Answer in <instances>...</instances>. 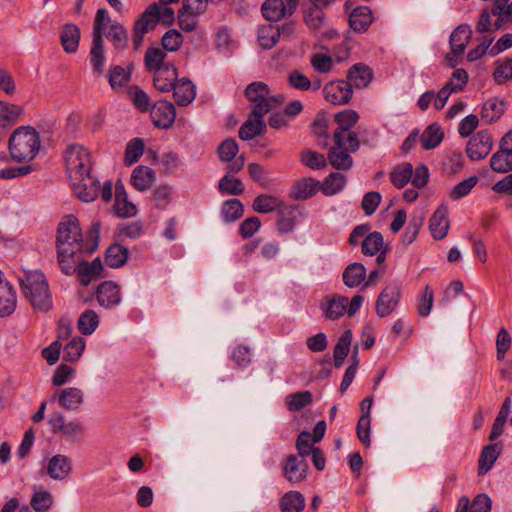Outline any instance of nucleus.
Returning <instances> with one entry per match:
<instances>
[{
	"mask_svg": "<svg viewBox=\"0 0 512 512\" xmlns=\"http://www.w3.org/2000/svg\"><path fill=\"white\" fill-rule=\"evenodd\" d=\"M100 229V222H93L88 238L84 239L76 216L66 215L58 225L56 248L60 269L66 275L77 272L83 286H88L103 270L100 258H95L91 263L84 260V253L89 255L97 249Z\"/></svg>",
	"mask_w": 512,
	"mask_h": 512,
	"instance_id": "1",
	"label": "nucleus"
},
{
	"mask_svg": "<svg viewBox=\"0 0 512 512\" xmlns=\"http://www.w3.org/2000/svg\"><path fill=\"white\" fill-rule=\"evenodd\" d=\"M175 21L174 10L165 6L163 10L157 2L151 3L135 20L132 33V42L135 50H138L144 41V36L153 31L158 23L170 26Z\"/></svg>",
	"mask_w": 512,
	"mask_h": 512,
	"instance_id": "2",
	"label": "nucleus"
},
{
	"mask_svg": "<svg viewBox=\"0 0 512 512\" xmlns=\"http://www.w3.org/2000/svg\"><path fill=\"white\" fill-rule=\"evenodd\" d=\"M40 136L31 126H20L11 134L8 149L11 158L17 162L33 160L40 149Z\"/></svg>",
	"mask_w": 512,
	"mask_h": 512,
	"instance_id": "3",
	"label": "nucleus"
},
{
	"mask_svg": "<svg viewBox=\"0 0 512 512\" xmlns=\"http://www.w3.org/2000/svg\"><path fill=\"white\" fill-rule=\"evenodd\" d=\"M21 289L34 309L47 311L52 307L48 283L43 274L27 276L26 280L21 281Z\"/></svg>",
	"mask_w": 512,
	"mask_h": 512,
	"instance_id": "4",
	"label": "nucleus"
},
{
	"mask_svg": "<svg viewBox=\"0 0 512 512\" xmlns=\"http://www.w3.org/2000/svg\"><path fill=\"white\" fill-rule=\"evenodd\" d=\"M334 145H329L328 161L337 170H349L353 166V158L350 153L356 152L360 147V141L356 133L348 134L347 140L339 139V135H333Z\"/></svg>",
	"mask_w": 512,
	"mask_h": 512,
	"instance_id": "5",
	"label": "nucleus"
},
{
	"mask_svg": "<svg viewBox=\"0 0 512 512\" xmlns=\"http://www.w3.org/2000/svg\"><path fill=\"white\" fill-rule=\"evenodd\" d=\"M65 163L71 182L91 175V154L81 145H70L67 148Z\"/></svg>",
	"mask_w": 512,
	"mask_h": 512,
	"instance_id": "6",
	"label": "nucleus"
},
{
	"mask_svg": "<svg viewBox=\"0 0 512 512\" xmlns=\"http://www.w3.org/2000/svg\"><path fill=\"white\" fill-rule=\"evenodd\" d=\"M402 286L398 281L388 283L375 301V312L378 317L390 316L397 308L401 299Z\"/></svg>",
	"mask_w": 512,
	"mask_h": 512,
	"instance_id": "7",
	"label": "nucleus"
},
{
	"mask_svg": "<svg viewBox=\"0 0 512 512\" xmlns=\"http://www.w3.org/2000/svg\"><path fill=\"white\" fill-rule=\"evenodd\" d=\"M468 82V73L465 69H455L452 73L451 79L435 94L434 108L441 110L447 103L449 96L452 92L463 91Z\"/></svg>",
	"mask_w": 512,
	"mask_h": 512,
	"instance_id": "8",
	"label": "nucleus"
},
{
	"mask_svg": "<svg viewBox=\"0 0 512 512\" xmlns=\"http://www.w3.org/2000/svg\"><path fill=\"white\" fill-rule=\"evenodd\" d=\"M493 147V138L488 130H480L469 139L466 145V154L471 161L486 158Z\"/></svg>",
	"mask_w": 512,
	"mask_h": 512,
	"instance_id": "9",
	"label": "nucleus"
},
{
	"mask_svg": "<svg viewBox=\"0 0 512 512\" xmlns=\"http://www.w3.org/2000/svg\"><path fill=\"white\" fill-rule=\"evenodd\" d=\"M298 5L299 0H265L261 10L267 20L276 22L291 16Z\"/></svg>",
	"mask_w": 512,
	"mask_h": 512,
	"instance_id": "10",
	"label": "nucleus"
},
{
	"mask_svg": "<svg viewBox=\"0 0 512 512\" xmlns=\"http://www.w3.org/2000/svg\"><path fill=\"white\" fill-rule=\"evenodd\" d=\"M267 114V109L262 110L257 107L256 110H251L248 119L241 125L239 129V137L242 140H252L256 136H261L266 132L267 124L264 121V116Z\"/></svg>",
	"mask_w": 512,
	"mask_h": 512,
	"instance_id": "11",
	"label": "nucleus"
},
{
	"mask_svg": "<svg viewBox=\"0 0 512 512\" xmlns=\"http://www.w3.org/2000/svg\"><path fill=\"white\" fill-rule=\"evenodd\" d=\"M323 95L325 100L333 105L347 104L353 95L351 82L345 80L331 81L324 86Z\"/></svg>",
	"mask_w": 512,
	"mask_h": 512,
	"instance_id": "12",
	"label": "nucleus"
},
{
	"mask_svg": "<svg viewBox=\"0 0 512 512\" xmlns=\"http://www.w3.org/2000/svg\"><path fill=\"white\" fill-rule=\"evenodd\" d=\"M150 117L156 127L168 129L175 121L176 109L171 102L160 100L151 107Z\"/></svg>",
	"mask_w": 512,
	"mask_h": 512,
	"instance_id": "13",
	"label": "nucleus"
},
{
	"mask_svg": "<svg viewBox=\"0 0 512 512\" xmlns=\"http://www.w3.org/2000/svg\"><path fill=\"white\" fill-rule=\"evenodd\" d=\"M308 467L304 458L289 454L283 464L282 473L288 482L295 484L306 479Z\"/></svg>",
	"mask_w": 512,
	"mask_h": 512,
	"instance_id": "14",
	"label": "nucleus"
},
{
	"mask_svg": "<svg viewBox=\"0 0 512 512\" xmlns=\"http://www.w3.org/2000/svg\"><path fill=\"white\" fill-rule=\"evenodd\" d=\"M95 296L98 304L106 309L116 307L122 300L120 286L111 280L102 282L97 287Z\"/></svg>",
	"mask_w": 512,
	"mask_h": 512,
	"instance_id": "15",
	"label": "nucleus"
},
{
	"mask_svg": "<svg viewBox=\"0 0 512 512\" xmlns=\"http://www.w3.org/2000/svg\"><path fill=\"white\" fill-rule=\"evenodd\" d=\"M270 93L269 86L264 82H253L245 89V96L251 102V110H256L258 105L262 110L271 111V99H268Z\"/></svg>",
	"mask_w": 512,
	"mask_h": 512,
	"instance_id": "16",
	"label": "nucleus"
},
{
	"mask_svg": "<svg viewBox=\"0 0 512 512\" xmlns=\"http://www.w3.org/2000/svg\"><path fill=\"white\" fill-rule=\"evenodd\" d=\"M178 74L173 63L167 62L164 68L154 71V87L160 92H169L177 85Z\"/></svg>",
	"mask_w": 512,
	"mask_h": 512,
	"instance_id": "17",
	"label": "nucleus"
},
{
	"mask_svg": "<svg viewBox=\"0 0 512 512\" xmlns=\"http://www.w3.org/2000/svg\"><path fill=\"white\" fill-rule=\"evenodd\" d=\"M348 298L341 295H327L320 303L324 317L329 320H337L347 310Z\"/></svg>",
	"mask_w": 512,
	"mask_h": 512,
	"instance_id": "18",
	"label": "nucleus"
},
{
	"mask_svg": "<svg viewBox=\"0 0 512 512\" xmlns=\"http://www.w3.org/2000/svg\"><path fill=\"white\" fill-rule=\"evenodd\" d=\"M450 227L448 219V208L446 205L441 204L433 213L429 220V229L434 239H444Z\"/></svg>",
	"mask_w": 512,
	"mask_h": 512,
	"instance_id": "19",
	"label": "nucleus"
},
{
	"mask_svg": "<svg viewBox=\"0 0 512 512\" xmlns=\"http://www.w3.org/2000/svg\"><path fill=\"white\" fill-rule=\"evenodd\" d=\"M114 210L116 215L121 218L132 217L137 213V208L135 204L128 200V194L125 186L120 179L115 183Z\"/></svg>",
	"mask_w": 512,
	"mask_h": 512,
	"instance_id": "20",
	"label": "nucleus"
},
{
	"mask_svg": "<svg viewBox=\"0 0 512 512\" xmlns=\"http://www.w3.org/2000/svg\"><path fill=\"white\" fill-rule=\"evenodd\" d=\"M72 186L76 196L84 202L95 200L100 191V182L92 175L73 181Z\"/></svg>",
	"mask_w": 512,
	"mask_h": 512,
	"instance_id": "21",
	"label": "nucleus"
},
{
	"mask_svg": "<svg viewBox=\"0 0 512 512\" xmlns=\"http://www.w3.org/2000/svg\"><path fill=\"white\" fill-rule=\"evenodd\" d=\"M57 399L58 404L66 410H78L84 402V393L76 387H69L56 392L51 400Z\"/></svg>",
	"mask_w": 512,
	"mask_h": 512,
	"instance_id": "22",
	"label": "nucleus"
},
{
	"mask_svg": "<svg viewBox=\"0 0 512 512\" xmlns=\"http://www.w3.org/2000/svg\"><path fill=\"white\" fill-rule=\"evenodd\" d=\"M298 206L285 205L284 203L277 211L276 226L280 234H288L294 231L297 225Z\"/></svg>",
	"mask_w": 512,
	"mask_h": 512,
	"instance_id": "23",
	"label": "nucleus"
},
{
	"mask_svg": "<svg viewBox=\"0 0 512 512\" xmlns=\"http://www.w3.org/2000/svg\"><path fill=\"white\" fill-rule=\"evenodd\" d=\"M359 120V114L352 109H345L334 115V121L337 123L338 128L334 131L333 135H339V139L347 140L348 134L355 133L351 128Z\"/></svg>",
	"mask_w": 512,
	"mask_h": 512,
	"instance_id": "24",
	"label": "nucleus"
},
{
	"mask_svg": "<svg viewBox=\"0 0 512 512\" xmlns=\"http://www.w3.org/2000/svg\"><path fill=\"white\" fill-rule=\"evenodd\" d=\"M72 471L71 460L68 456L57 454L48 462L47 474L54 480H64Z\"/></svg>",
	"mask_w": 512,
	"mask_h": 512,
	"instance_id": "25",
	"label": "nucleus"
},
{
	"mask_svg": "<svg viewBox=\"0 0 512 512\" xmlns=\"http://www.w3.org/2000/svg\"><path fill=\"white\" fill-rule=\"evenodd\" d=\"M373 12L368 6L354 8L349 14V25L357 33L367 31L373 22Z\"/></svg>",
	"mask_w": 512,
	"mask_h": 512,
	"instance_id": "26",
	"label": "nucleus"
},
{
	"mask_svg": "<svg viewBox=\"0 0 512 512\" xmlns=\"http://www.w3.org/2000/svg\"><path fill=\"white\" fill-rule=\"evenodd\" d=\"M373 78L371 68L363 63H357L351 66L347 71L346 82H351L352 88L357 89L365 88L369 85Z\"/></svg>",
	"mask_w": 512,
	"mask_h": 512,
	"instance_id": "27",
	"label": "nucleus"
},
{
	"mask_svg": "<svg viewBox=\"0 0 512 512\" xmlns=\"http://www.w3.org/2000/svg\"><path fill=\"white\" fill-rule=\"evenodd\" d=\"M156 180L155 171L147 166H137L131 174V185L138 191L150 189Z\"/></svg>",
	"mask_w": 512,
	"mask_h": 512,
	"instance_id": "28",
	"label": "nucleus"
},
{
	"mask_svg": "<svg viewBox=\"0 0 512 512\" xmlns=\"http://www.w3.org/2000/svg\"><path fill=\"white\" fill-rule=\"evenodd\" d=\"M80 36V29L76 24H64L60 31V42L63 50L68 54L75 53L79 47Z\"/></svg>",
	"mask_w": 512,
	"mask_h": 512,
	"instance_id": "29",
	"label": "nucleus"
},
{
	"mask_svg": "<svg viewBox=\"0 0 512 512\" xmlns=\"http://www.w3.org/2000/svg\"><path fill=\"white\" fill-rule=\"evenodd\" d=\"M173 97L179 106H187L196 97V87L188 78H181L173 89Z\"/></svg>",
	"mask_w": 512,
	"mask_h": 512,
	"instance_id": "30",
	"label": "nucleus"
},
{
	"mask_svg": "<svg viewBox=\"0 0 512 512\" xmlns=\"http://www.w3.org/2000/svg\"><path fill=\"white\" fill-rule=\"evenodd\" d=\"M319 190V181L313 178H302L295 182L290 197L295 200H306L314 196Z\"/></svg>",
	"mask_w": 512,
	"mask_h": 512,
	"instance_id": "31",
	"label": "nucleus"
},
{
	"mask_svg": "<svg viewBox=\"0 0 512 512\" xmlns=\"http://www.w3.org/2000/svg\"><path fill=\"white\" fill-rule=\"evenodd\" d=\"M472 37V30L468 24H461L450 35V47L454 54H463Z\"/></svg>",
	"mask_w": 512,
	"mask_h": 512,
	"instance_id": "32",
	"label": "nucleus"
},
{
	"mask_svg": "<svg viewBox=\"0 0 512 512\" xmlns=\"http://www.w3.org/2000/svg\"><path fill=\"white\" fill-rule=\"evenodd\" d=\"M16 308V294L8 281H0V317L9 316Z\"/></svg>",
	"mask_w": 512,
	"mask_h": 512,
	"instance_id": "33",
	"label": "nucleus"
},
{
	"mask_svg": "<svg viewBox=\"0 0 512 512\" xmlns=\"http://www.w3.org/2000/svg\"><path fill=\"white\" fill-rule=\"evenodd\" d=\"M500 452L501 446L498 443L486 445L482 449L478 460V475L482 476L488 473L496 462Z\"/></svg>",
	"mask_w": 512,
	"mask_h": 512,
	"instance_id": "34",
	"label": "nucleus"
},
{
	"mask_svg": "<svg viewBox=\"0 0 512 512\" xmlns=\"http://www.w3.org/2000/svg\"><path fill=\"white\" fill-rule=\"evenodd\" d=\"M105 51H104V39L103 38H92V46L90 50V63L93 72L101 76L104 73L105 67Z\"/></svg>",
	"mask_w": 512,
	"mask_h": 512,
	"instance_id": "35",
	"label": "nucleus"
},
{
	"mask_svg": "<svg viewBox=\"0 0 512 512\" xmlns=\"http://www.w3.org/2000/svg\"><path fill=\"white\" fill-rule=\"evenodd\" d=\"M305 497L299 491L286 492L279 501L281 512H303L305 508Z\"/></svg>",
	"mask_w": 512,
	"mask_h": 512,
	"instance_id": "36",
	"label": "nucleus"
},
{
	"mask_svg": "<svg viewBox=\"0 0 512 512\" xmlns=\"http://www.w3.org/2000/svg\"><path fill=\"white\" fill-rule=\"evenodd\" d=\"M366 278V268L362 263L349 264L343 271V283L349 288L358 287Z\"/></svg>",
	"mask_w": 512,
	"mask_h": 512,
	"instance_id": "37",
	"label": "nucleus"
},
{
	"mask_svg": "<svg viewBox=\"0 0 512 512\" xmlns=\"http://www.w3.org/2000/svg\"><path fill=\"white\" fill-rule=\"evenodd\" d=\"M490 168L496 173L512 171V149L499 147L490 158Z\"/></svg>",
	"mask_w": 512,
	"mask_h": 512,
	"instance_id": "38",
	"label": "nucleus"
},
{
	"mask_svg": "<svg viewBox=\"0 0 512 512\" xmlns=\"http://www.w3.org/2000/svg\"><path fill=\"white\" fill-rule=\"evenodd\" d=\"M311 131L317 137V145L323 149L329 147L328 119L324 113H318L311 124Z\"/></svg>",
	"mask_w": 512,
	"mask_h": 512,
	"instance_id": "39",
	"label": "nucleus"
},
{
	"mask_svg": "<svg viewBox=\"0 0 512 512\" xmlns=\"http://www.w3.org/2000/svg\"><path fill=\"white\" fill-rule=\"evenodd\" d=\"M504 113V101L499 100L498 98H491L488 99L482 107L481 110V118L482 120L487 123L491 124L498 119L501 118V116Z\"/></svg>",
	"mask_w": 512,
	"mask_h": 512,
	"instance_id": "40",
	"label": "nucleus"
},
{
	"mask_svg": "<svg viewBox=\"0 0 512 512\" xmlns=\"http://www.w3.org/2000/svg\"><path fill=\"white\" fill-rule=\"evenodd\" d=\"M106 37L112 42L114 48L117 50L122 51L128 47V31L119 22H113L109 25Z\"/></svg>",
	"mask_w": 512,
	"mask_h": 512,
	"instance_id": "41",
	"label": "nucleus"
},
{
	"mask_svg": "<svg viewBox=\"0 0 512 512\" xmlns=\"http://www.w3.org/2000/svg\"><path fill=\"white\" fill-rule=\"evenodd\" d=\"M280 38V27L277 24H267L258 30V42L264 49H271Z\"/></svg>",
	"mask_w": 512,
	"mask_h": 512,
	"instance_id": "42",
	"label": "nucleus"
},
{
	"mask_svg": "<svg viewBox=\"0 0 512 512\" xmlns=\"http://www.w3.org/2000/svg\"><path fill=\"white\" fill-rule=\"evenodd\" d=\"M22 113L21 106L0 101V127L7 128L14 125Z\"/></svg>",
	"mask_w": 512,
	"mask_h": 512,
	"instance_id": "43",
	"label": "nucleus"
},
{
	"mask_svg": "<svg viewBox=\"0 0 512 512\" xmlns=\"http://www.w3.org/2000/svg\"><path fill=\"white\" fill-rule=\"evenodd\" d=\"M352 341V332L351 330H345L339 339L337 340V343L334 347V366L336 368L342 367L345 358L347 357L350 345Z\"/></svg>",
	"mask_w": 512,
	"mask_h": 512,
	"instance_id": "44",
	"label": "nucleus"
},
{
	"mask_svg": "<svg viewBox=\"0 0 512 512\" xmlns=\"http://www.w3.org/2000/svg\"><path fill=\"white\" fill-rule=\"evenodd\" d=\"M444 132L441 127L436 124H430L422 133L420 141L423 149L431 150L436 148L443 140Z\"/></svg>",
	"mask_w": 512,
	"mask_h": 512,
	"instance_id": "45",
	"label": "nucleus"
},
{
	"mask_svg": "<svg viewBox=\"0 0 512 512\" xmlns=\"http://www.w3.org/2000/svg\"><path fill=\"white\" fill-rule=\"evenodd\" d=\"M129 251L120 244H112L108 247L105 254V262L111 268H119L128 260Z\"/></svg>",
	"mask_w": 512,
	"mask_h": 512,
	"instance_id": "46",
	"label": "nucleus"
},
{
	"mask_svg": "<svg viewBox=\"0 0 512 512\" xmlns=\"http://www.w3.org/2000/svg\"><path fill=\"white\" fill-rule=\"evenodd\" d=\"M491 12L496 19V28H501L503 24L512 20V1L495 0L491 7Z\"/></svg>",
	"mask_w": 512,
	"mask_h": 512,
	"instance_id": "47",
	"label": "nucleus"
},
{
	"mask_svg": "<svg viewBox=\"0 0 512 512\" xmlns=\"http://www.w3.org/2000/svg\"><path fill=\"white\" fill-rule=\"evenodd\" d=\"M54 504L53 495L42 488L35 489L30 500V506L35 512H47Z\"/></svg>",
	"mask_w": 512,
	"mask_h": 512,
	"instance_id": "48",
	"label": "nucleus"
},
{
	"mask_svg": "<svg viewBox=\"0 0 512 512\" xmlns=\"http://www.w3.org/2000/svg\"><path fill=\"white\" fill-rule=\"evenodd\" d=\"M413 175V166L411 163H402L397 165L390 173V180L392 184L401 189L405 187L411 180Z\"/></svg>",
	"mask_w": 512,
	"mask_h": 512,
	"instance_id": "49",
	"label": "nucleus"
},
{
	"mask_svg": "<svg viewBox=\"0 0 512 512\" xmlns=\"http://www.w3.org/2000/svg\"><path fill=\"white\" fill-rule=\"evenodd\" d=\"M346 184V177L340 172H332L325 178L321 185V191L326 196H332L339 193Z\"/></svg>",
	"mask_w": 512,
	"mask_h": 512,
	"instance_id": "50",
	"label": "nucleus"
},
{
	"mask_svg": "<svg viewBox=\"0 0 512 512\" xmlns=\"http://www.w3.org/2000/svg\"><path fill=\"white\" fill-rule=\"evenodd\" d=\"M283 202L277 197L269 194L258 195L252 204L253 209L258 213H270L272 211H278Z\"/></svg>",
	"mask_w": 512,
	"mask_h": 512,
	"instance_id": "51",
	"label": "nucleus"
},
{
	"mask_svg": "<svg viewBox=\"0 0 512 512\" xmlns=\"http://www.w3.org/2000/svg\"><path fill=\"white\" fill-rule=\"evenodd\" d=\"M383 244V235L378 231H374L362 241L361 251L364 255L374 256L383 248Z\"/></svg>",
	"mask_w": 512,
	"mask_h": 512,
	"instance_id": "52",
	"label": "nucleus"
},
{
	"mask_svg": "<svg viewBox=\"0 0 512 512\" xmlns=\"http://www.w3.org/2000/svg\"><path fill=\"white\" fill-rule=\"evenodd\" d=\"M304 20L310 30L317 32L325 24V13L322 8L309 6L304 11Z\"/></svg>",
	"mask_w": 512,
	"mask_h": 512,
	"instance_id": "53",
	"label": "nucleus"
},
{
	"mask_svg": "<svg viewBox=\"0 0 512 512\" xmlns=\"http://www.w3.org/2000/svg\"><path fill=\"white\" fill-rule=\"evenodd\" d=\"M144 141L141 138L131 139L125 149L124 163L131 166L136 163L144 153Z\"/></svg>",
	"mask_w": 512,
	"mask_h": 512,
	"instance_id": "54",
	"label": "nucleus"
},
{
	"mask_svg": "<svg viewBox=\"0 0 512 512\" xmlns=\"http://www.w3.org/2000/svg\"><path fill=\"white\" fill-rule=\"evenodd\" d=\"M312 402L313 395L308 390L290 394L286 398L288 409L292 412L300 411Z\"/></svg>",
	"mask_w": 512,
	"mask_h": 512,
	"instance_id": "55",
	"label": "nucleus"
},
{
	"mask_svg": "<svg viewBox=\"0 0 512 512\" xmlns=\"http://www.w3.org/2000/svg\"><path fill=\"white\" fill-rule=\"evenodd\" d=\"M99 325V317L94 310H85L78 319V329L84 335L92 334Z\"/></svg>",
	"mask_w": 512,
	"mask_h": 512,
	"instance_id": "56",
	"label": "nucleus"
},
{
	"mask_svg": "<svg viewBox=\"0 0 512 512\" xmlns=\"http://www.w3.org/2000/svg\"><path fill=\"white\" fill-rule=\"evenodd\" d=\"M131 79V70H126L120 65L111 67L108 73V81L112 89L125 86Z\"/></svg>",
	"mask_w": 512,
	"mask_h": 512,
	"instance_id": "57",
	"label": "nucleus"
},
{
	"mask_svg": "<svg viewBox=\"0 0 512 512\" xmlns=\"http://www.w3.org/2000/svg\"><path fill=\"white\" fill-rule=\"evenodd\" d=\"M166 53L160 48H148L144 56L145 67L148 71L164 68Z\"/></svg>",
	"mask_w": 512,
	"mask_h": 512,
	"instance_id": "58",
	"label": "nucleus"
},
{
	"mask_svg": "<svg viewBox=\"0 0 512 512\" xmlns=\"http://www.w3.org/2000/svg\"><path fill=\"white\" fill-rule=\"evenodd\" d=\"M495 66L493 79L497 84H504L512 79V58L498 59Z\"/></svg>",
	"mask_w": 512,
	"mask_h": 512,
	"instance_id": "59",
	"label": "nucleus"
},
{
	"mask_svg": "<svg viewBox=\"0 0 512 512\" xmlns=\"http://www.w3.org/2000/svg\"><path fill=\"white\" fill-rule=\"evenodd\" d=\"M85 349V341L82 337H74L63 350V359L68 362L77 361Z\"/></svg>",
	"mask_w": 512,
	"mask_h": 512,
	"instance_id": "60",
	"label": "nucleus"
},
{
	"mask_svg": "<svg viewBox=\"0 0 512 512\" xmlns=\"http://www.w3.org/2000/svg\"><path fill=\"white\" fill-rule=\"evenodd\" d=\"M181 159L176 152L169 151L161 155L159 160V169L164 174H173L181 166Z\"/></svg>",
	"mask_w": 512,
	"mask_h": 512,
	"instance_id": "61",
	"label": "nucleus"
},
{
	"mask_svg": "<svg viewBox=\"0 0 512 512\" xmlns=\"http://www.w3.org/2000/svg\"><path fill=\"white\" fill-rule=\"evenodd\" d=\"M424 223V216H412L405 232L402 235V243L404 245H410L413 243L419 233L420 228Z\"/></svg>",
	"mask_w": 512,
	"mask_h": 512,
	"instance_id": "62",
	"label": "nucleus"
},
{
	"mask_svg": "<svg viewBox=\"0 0 512 512\" xmlns=\"http://www.w3.org/2000/svg\"><path fill=\"white\" fill-rule=\"evenodd\" d=\"M478 181L479 178L477 176H471L467 179L460 181L458 184L455 185V187L450 192V198L453 200H458L465 197L476 186Z\"/></svg>",
	"mask_w": 512,
	"mask_h": 512,
	"instance_id": "63",
	"label": "nucleus"
},
{
	"mask_svg": "<svg viewBox=\"0 0 512 512\" xmlns=\"http://www.w3.org/2000/svg\"><path fill=\"white\" fill-rule=\"evenodd\" d=\"M183 43L181 32L176 29H170L162 37L161 44L164 50L169 52L177 51Z\"/></svg>",
	"mask_w": 512,
	"mask_h": 512,
	"instance_id": "64",
	"label": "nucleus"
}]
</instances>
